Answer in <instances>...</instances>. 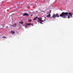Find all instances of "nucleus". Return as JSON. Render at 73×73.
I'll use <instances>...</instances> for the list:
<instances>
[{
	"mask_svg": "<svg viewBox=\"0 0 73 73\" xmlns=\"http://www.w3.org/2000/svg\"><path fill=\"white\" fill-rule=\"evenodd\" d=\"M68 19H70V16L69 15H68Z\"/></svg>",
	"mask_w": 73,
	"mask_h": 73,
	"instance_id": "nucleus-11",
	"label": "nucleus"
},
{
	"mask_svg": "<svg viewBox=\"0 0 73 73\" xmlns=\"http://www.w3.org/2000/svg\"><path fill=\"white\" fill-rule=\"evenodd\" d=\"M33 16V15H31V16Z\"/></svg>",
	"mask_w": 73,
	"mask_h": 73,
	"instance_id": "nucleus-15",
	"label": "nucleus"
},
{
	"mask_svg": "<svg viewBox=\"0 0 73 73\" xmlns=\"http://www.w3.org/2000/svg\"><path fill=\"white\" fill-rule=\"evenodd\" d=\"M27 24L25 26V27L26 28H27Z\"/></svg>",
	"mask_w": 73,
	"mask_h": 73,
	"instance_id": "nucleus-14",
	"label": "nucleus"
},
{
	"mask_svg": "<svg viewBox=\"0 0 73 73\" xmlns=\"http://www.w3.org/2000/svg\"><path fill=\"white\" fill-rule=\"evenodd\" d=\"M50 12H51V10L50 11Z\"/></svg>",
	"mask_w": 73,
	"mask_h": 73,
	"instance_id": "nucleus-16",
	"label": "nucleus"
},
{
	"mask_svg": "<svg viewBox=\"0 0 73 73\" xmlns=\"http://www.w3.org/2000/svg\"><path fill=\"white\" fill-rule=\"evenodd\" d=\"M68 15H69V16H71V17H72V13H71L63 12L60 15V17H62L63 18L65 19L66 18V16H67Z\"/></svg>",
	"mask_w": 73,
	"mask_h": 73,
	"instance_id": "nucleus-1",
	"label": "nucleus"
},
{
	"mask_svg": "<svg viewBox=\"0 0 73 73\" xmlns=\"http://www.w3.org/2000/svg\"><path fill=\"white\" fill-rule=\"evenodd\" d=\"M46 17H50V14H49L48 15H47L46 16Z\"/></svg>",
	"mask_w": 73,
	"mask_h": 73,
	"instance_id": "nucleus-8",
	"label": "nucleus"
},
{
	"mask_svg": "<svg viewBox=\"0 0 73 73\" xmlns=\"http://www.w3.org/2000/svg\"><path fill=\"white\" fill-rule=\"evenodd\" d=\"M3 38H6V37L5 36L3 37Z\"/></svg>",
	"mask_w": 73,
	"mask_h": 73,
	"instance_id": "nucleus-13",
	"label": "nucleus"
},
{
	"mask_svg": "<svg viewBox=\"0 0 73 73\" xmlns=\"http://www.w3.org/2000/svg\"><path fill=\"white\" fill-rule=\"evenodd\" d=\"M28 21L29 22H31V21H32V19H28Z\"/></svg>",
	"mask_w": 73,
	"mask_h": 73,
	"instance_id": "nucleus-9",
	"label": "nucleus"
},
{
	"mask_svg": "<svg viewBox=\"0 0 73 73\" xmlns=\"http://www.w3.org/2000/svg\"><path fill=\"white\" fill-rule=\"evenodd\" d=\"M23 16H29L28 14H27V13H25L23 15Z\"/></svg>",
	"mask_w": 73,
	"mask_h": 73,
	"instance_id": "nucleus-5",
	"label": "nucleus"
},
{
	"mask_svg": "<svg viewBox=\"0 0 73 73\" xmlns=\"http://www.w3.org/2000/svg\"><path fill=\"white\" fill-rule=\"evenodd\" d=\"M19 23H20L21 24H23L24 23V22H19Z\"/></svg>",
	"mask_w": 73,
	"mask_h": 73,
	"instance_id": "nucleus-12",
	"label": "nucleus"
},
{
	"mask_svg": "<svg viewBox=\"0 0 73 73\" xmlns=\"http://www.w3.org/2000/svg\"><path fill=\"white\" fill-rule=\"evenodd\" d=\"M42 18L41 17H38V21L39 23H40V24H42V22L44 21H45V19L44 20H42Z\"/></svg>",
	"mask_w": 73,
	"mask_h": 73,
	"instance_id": "nucleus-2",
	"label": "nucleus"
},
{
	"mask_svg": "<svg viewBox=\"0 0 73 73\" xmlns=\"http://www.w3.org/2000/svg\"><path fill=\"white\" fill-rule=\"evenodd\" d=\"M38 18L37 17H36L34 18L33 19V20H36V19H37Z\"/></svg>",
	"mask_w": 73,
	"mask_h": 73,
	"instance_id": "nucleus-7",
	"label": "nucleus"
},
{
	"mask_svg": "<svg viewBox=\"0 0 73 73\" xmlns=\"http://www.w3.org/2000/svg\"><path fill=\"white\" fill-rule=\"evenodd\" d=\"M11 32L13 35L15 33V32L13 31H11Z\"/></svg>",
	"mask_w": 73,
	"mask_h": 73,
	"instance_id": "nucleus-10",
	"label": "nucleus"
},
{
	"mask_svg": "<svg viewBox=\"0 0 73 73\" xmlns=\"http://www.w3.org/2000/svg\"><path fill=\"white\" fill-rule=\"evenodd\" d=\"M27 25H32V26H33V25L32 24L31 25V23H28L27 24Z\"/></svg>",
	"mask_w": 73,
	"mask_h": 73,
	"instance_id": "nucleus-6",
	"label": "nucleus"
},
{
	"mask_svg": "<svg viewBox=\"0 0 73 73\" xmlns=\"http://www.w3.org/2000/svg\"><path fill=\"white\" fill-rule=\"evenodd\" d=\"M59 17L60 16H59L58 14L56 13V15L54 14L52 17H53V18H56V17Z\"/></svg>",
	"mask_w": 73,
	"mask_h": 73,
	"instance_id": "nucleus-3",
	"label": "nucleus"
},
{
	"mask_svg": "<svg viewBox=\"0 0 73 73\" xmlns=\"http://www.w3.org/2000/svg\"><path fill=\"white\" fill-rule=\"evenodd\" d=\"M23 26H24V25H23Z\"/></svg>",
	"mask_w": 73,
	"mask_h": 73,
	"instance_id": "nucleus-17",
	"label": "nucleus"
},
{
	"mask_svg": "<svg viewBox=\"0 0 73 73\" xmlns=\"http://www.w3.org/2000/svg\"><path fill=\"white\" fill-rule=\"evenodd\" d=\"M17 25L16 23H15V24H14L13 25H12L11 26H12V27H16V26H17V25Z\"/></svg>",
	"mask_w": 73,
	"mask_h": 73,
	"instance_id": "nucleus-4",
	"label": "nucleus"
}]
</instances>
